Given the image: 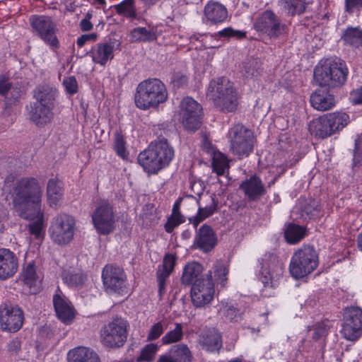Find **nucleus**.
<instances>
[{
    "label": "nucleus",
    "mask_w": 362,
    "mask_h": 362,
    "mask_svg": "<svg viewBox=\"0 0 362 362\" xmlns=\"http://www.w3.org/2000/svg\"><path fill=\"white\" fill-rule=\"evenodd\" d=\"M63 85L69 95H74L78 91V83L74 76H69L64 78Z\"/></svg>",
    "instance_id": "052dcab7"
},
{
    "label": "nucleus",
    "mask_w": 362,
    "mask_h": 362,
    "mask_svg": "<svg viewBox=\"0 0 362 362\" xmlns=\"http://www.w3.org/2000/svg\"><path fill=\"white\" fill-rule=\"evenodd\" d=\"M342 336L347 340H357L362 334V310L359 307L346 308L344 311Z\"/></svg>",
    "instance_id": "dca6fc26"
},
{
    "label": "nucleus",
    "mask_w": 362,
    "mask_h": 362,
    "mask_svg": "<svg viewBox=\"0 0 362 362\" xmlns=\"http://www.w3.org/2000/svg\"><path fill=\"white\" fill-rule=\"evenodd\" d=\"M254 28L270 39H278L288 33V26L272 11L267 10L257 17Z\"/></svg>",
    "instance_id": "f8f14e48"
},
{
    "label": "nucleus",
    "mask_w": 362,
    "mask_h": 362,
    "mask_svg": "<svg viewBox=\"0 0 362 362\" xmlns=\"http://www.w3.org/2000/svg\"><path fill=\"white\" fill-rule=\"evenodd\" d=\"M126 142L123 136L117 134L115 136V150L117 152V156L124 159L127 158L128 153L125 147Z\"/></svg>",
    "instance_id": "6e6d98bb"
},
{
    "label": "nucleus",
    "mask_w": 362,
    "mask_h": 362,
    "mask_svg": "<svg viewBox=\"0 0 362 362\" xmlns=\"http://www.w3.org/2000/svg\"><path fill=\"white\" fill-rule=\"evenodd\" d=\"M204 16L206 24L217 25L227 20L228 13L223 4L210 1L204 6Z\"/></svg>",
    "instance_id": "412c9836"
},
{
    "label": "nucleus",
    "mask_w": 362,
    "mask_h": 362,
    "mask_svg": "<svg viewBox=\"0 0 362 362\" xmlns=\"http://www.w3.org/2000/svg\"><path fill=\"white\" fill-rule=\"evenodd\" d=\"M199 344L208 351H218L222 346L221 336L216 329H209L199 337Z\"/></svg>",
    "instance_id": "7c9ffc66"
},
{
    "label": "nucleus",
    "mask_w": 362,
    "mask_h": 362,
    "mask_svg": "<svg viewBox=\"0 0 362 362\" xmlns=\"http://www.w3.org/2000/svg\"><path fill=\"white\" fill-rule=\"evenodd\" d=\"M46 196L51 207H56L64 196L62 182L57 177L49 179L47 184Z\"/></svg>",
    "instance_id": "bb28decb"
},
{
    "label": "nucleus",
    "mask_w": 362,
    "mask_h": 362,
    "mask_svg": "<svg viewBox=\"0 0 362 362\" xmlns=\"http://www.w3.org/2000/svg\"><path fill=\"white\" fill-rule=\"evenodd\" d=\"M168 99L165 85L158 78H148L139 83L134 95L136 106L141 110L156 107Z\"/></svg>",
    "instance_id": "39448f33"
},
{
    "label": "nucleus",
    "mask_w": 362,
    "mask_h": 362,
    "mask_svg": "<svg viewBox=\"0 0 362 362\" xmlns=\"http://www.w3.org/2000/svg\"><path fill=\"white\" fill-rule=\"evenodd\" d=\"M175 362H192L193 356L186 344L174 346L169 354Z\"/></svg>",
    "instance_id": "a19ab883"
},
{
    "label": "nucleus",
    "mask_w": 362,
    "mask_h": 362,
    "mask_svg": "<svg viewBox=\"0 0 362 362\" xmlns=\"http://www.w3.org/2000/svg\"><path fill=\"white\" fill-rule=\"evenodd\" d=\"M24 315L18 306L3 304L0 305V328L3 331L16 332L23 325Z\"/></svg>",
    "instance_id": "a211bd4d"
},
{
    "label": "nucleus",
    "mask_w": 362,
    "mask_h": 362,
    "mask_svg": "<svg viewBox=\"0 0 362 362\" xmlns=\"http://www.w3.org/2000/svg\"><path fill=\"white\" fill-rule=\"evenodd\" d=\"M350 99L353 104H362V86L351 92Z\"/></svg>",
    "instance_id": "0e129e2a"
},
{
    "label": "nucleus",
    "mask_w": 362,
    "mask_h": 362,
    "mask_svg": "<svg viewBox=\"0 0 362 362\" xmlns=\"http://www.w3.org/2000/svg\"><path fill=\"white\" fill-rule=\"evenodd\" d=\"M18 267V261L14 252L8 249H0V280L13 276Z\"/></svg>",
    "instance_id": "5701e85b"
},
{
    "label": "nucleus",
    "mask_w": 362,
    "mask_h": 362,
    "mask_svg": "<svg viewBox=\"0 0 362 362\" xmlns=\"http://www.w3.org/2000/svg\"><path fill=\"white\" fill-rule=\"evenodd\" d=\"M121 43L116 39H109L107 41L96 44L92 47L88 54L94 63L101 66L107 64L114 58V52L120 49Z\"/></svg>",
    "instance_id": "aec40b11"
},
{
    "label": "nucleus",
    "mask_w": 362,
    "mask_h": 362,
    "mask_svg": "<svg viewBox=\"0 0 362 362\" xmlns=\"http://www.w3.org/2000/svg\"><path fill=\"white\" fill-rule=\"evenodd\" d=\"M305 236V228L295 223H290L285 231V238L288 243L295 244Z\"/></svg>",
    "instance_id": "79ce46f5"
},
{
    "label": "nucleus",
    "mask_w": 362,
    "mask_h": 362,
    "mask_svg": "<svg viewBox=\"0 0 362 362\" xmlns=\"http://www.w3.org/2000/svg\"><path fill=\"white\" fill-rule=\"evenodd\" d=\"M8 349L9 352L13 354H16L21 350V341L18 339H13L8 344Z\"/></svg>",
    "instance_id": "338daca9"
},
{
    "label": "nucleus",
    "mask_w": 362,
    "mask_h": 362,
    "mask_svg": "<svg viewBox=\"0 0 362 362\" xmlns=\"http://www.w3.org/2000/svg\"><path fill=\"white\" fill-rule=\"evenodd\" d=\"M318 265V255L313 247L304 245L291 258L289 271L293 277L300 279L314 271Z\"/></svg>",
    "instance_id": "0eeeda50"
},
{
    "label": "nucleus",
    "mask_w": 362,
    "mask_h": 362,
    "mask_svg": "<svg viewBox=\"0 0 362 362\" xmlns=\"http://www.w3.org/2000/svg\"><path fill=\"white\" fill-rule=\"evenodd\" d=\"M97 34L91 33L88 35H83L79 37L77 40V45L79 47H82L87 41H95L97 39Z\"/></svg>",
    "instance_id": "69168bd1"
},
{
    "label": "nucleus",
    "mask_w": 362,
    "mask_h": 362,
    "mask_svg": "<svg viewBox=\"0 0 362 362\" xmlns=\"http://www.w3.org/2000/svg\"><path fill=\"white\" fill-rule=\"evenodd\" d=\"M353 160L354 166L360 165L362 162V136H358L355 140V149Z\"/></svg>",
    "instance_id": "13d9d810"
},
{
    "label": "nucleus",
    "mask_w": 362,
    "mask_h": 362,
    "mask_svg": "<svg viewBox=\"0 0 362 362\" xmlns=\"http://www.w3.org/2000/svg\"><path fill=\"white\" fill-rule=\"evenodd\" d=\"M214 273L215 281L221 284L223 286H225V283L227 281V276L228 274V268L222 261H217L214 266Z\"/></svg>",
    "instance_id": "de8ad7c7"
},
{
    "label": "nucleus",
    "mask_w": 362,
    "mask_h": 362,
    "mask_svg": "<svg viewBox=\"0 0 362 362\" xmlns=\"http://www.w3.org/2000/svg\"><path fill=\"white\" fill-rule=\"evenodd\" d=\"M92 221L97 231L102 235H107L114 230L115 214L113 206L105 199L96 204L91 215Z\"/></svg>",
    "instance_id": "2eb2a0df"
},
{
    "label": "nucleus",
    "mask_w": 362,
    "mask_h": 362,
    "mask_svg": "<svg viewBox=\"0 0 362 362\" xmlns=\"http://www.w3.org/2000/svg\"><path fill=\"white\" fill-rule=\"evenodd\" d=\"M54 307L58 317L62 322H67L74 318V312L68 301L59 294L53 297Z\"/></svg>",
    "instance_id": "2f4dec72"
},
{
    "label": "nucleus",
    "mask_w": 362,
    "mask_h": 362,
    "mask_svg": "<svg viewBox=\"0 0 362 362\" xmlns=\"http://www.w3.org/2000/svg\"><path fill=\"white\" fill-rule=\"evenodd\" d=\"M301 217L307 221L321 216V206L315 199L306 201L300 207Z\"/></svg>",
    "instance_id": "58836bf2"
},
{
    "label": "nucleus",
    "mask_w": 362,
    "mask_h": 362,
    "mask_svg": "<svg viewBox=\"0 0 362 362\" xmlns=\"http://www.w3.org/2000/svg\"><path fill=\"white\" fill-rule=\"evenodd\" d=\"M262 71V63L258 59L250 58L243 62L241 73L246 78H255L260 76Z\"/></svg>",
    "instance_id": "473e14b6"
},
{
    "label": "nucleus",
    "mask_w": 362,
    "mask_h": 362,
    "mask_svg": "<svg viewBox=\"0 0 362 362\" xmlns=\"http://www.w3.org/2000/svg\"><path fill=\"white\" fill-rule=\"evenodd\" d=\"M191 298L192 304L196 308H203L211 300H206V297L200 293V288L197 284L191 288Z\"/></svg>",
    "instance_id": "3c124183"
},
{
    "label": "nucleus",
    "mask_w": 362,
    "mask_h": 362,
    "mask_svg": "<svg viewBox=\"0 0 362 362\" xmlns=\"http://www.w3.org/2000/svg\"><path fill=\"white\" fill-rule=\"evenodd\" d=\"M176 259L175 255L166 254L163 260L162 269L157 272L159 293L160 294L165 289L166 279L174 270Z\"/></svg>",
    "instance_id": "cd10ccee"
},
{
    "label": "nucleus",
    "mask_w": 362,
    "mask_h": 362,
    "mask_svg": "<svg viewBox=\"0 0 362 362\" xmlns=\"http://www.w3.org/2000/svg\"><path fill=\"white\" fill-rule=\"evenodd\" d=\"M129 324L122 317L114 318L101 329V342L108 348H119L127 339Z\"/></svg>",
    "instance_id": "9d476101"
},
{
    "label": "nucleus",
    "mask_w": 362,
    "mask_h": 362,
    "mask_svg": "<svg viewBox=\"0 0 362 362\" xmlns=\"http://www.w3.org/2000/svg\"><path fill=\"white\" fill-rule=\"evenodd\" d=\"M212 165L214 170L218 175H223L229 168L228 160L225 155L216 153L213 157Z\"/></svg>",
    "instance_id": "49530a36"
},
{
    "label": "nucleus",
    "mask_w": 362,
    "mask_h": 362,
    "mask_svg": "<svg viewBox=\"0 0 362 362\" xmlns=\"http://www.w3.org/2000/svg\"><path fill=\"white\" fill-rule=\"evenodd\" d=\"M76 221L73 216L61 214L52 220L49 231L52 241L59 245H66L73 239Z\"/></svg>",
    "instance_id": "9b49d317"
},
{
    "label": "nucleus",
    "mask_w": 362,
    "mask_h": 362,
    "mask_svg": "<svg viewBox=\"0 0 362 362\" xmlns=\"http://www.w3.org/2000/svg\"><path fill=\"white\" fill-rule=\"evenodd\" d=\"M280 4L288 15L295 16L303 13L310 2L305 0H280Z\"/></svg>",
    "instance_id": "4c0bfd02"
},
{
    "label": "nucleus",
    "mask_w": 362,
    "mask_h": 362,
    "mask_svg": "<svg viewBox=\"0 0 362 362\" xmlns=\"http://www.w3.org/2000/svg\"><path fill=\"white\" fill-rule=\"evenodd\" d=\"M43 212L41 211V207H39V213L36 216H34L32 218H23V219L27 220H34L36 218V221L30 223L29 226L30 233L36 237L40 236L43 229Z\"/></svg>",
    "instance_id": "09e8293b"
},
{
    "label": "nucleus",
    "mask_w": 362,
    "mask_h": 362,
    "mask_svg": "<svg viewBox=\"0 0 362 362\" xmlns=\"http://www.w3.org/2000/svg\"><path fill=\"white\" fill-rule=\"evenodd\" d=\"M174 156V149L168 140L165 138H158L139 154L137 160L146 173L156 174L168 166Z\"/></svg>",
    "instance_id": "7ed1b4c3"
},
{
    "label": "nucleus",
    "mask_w": 362,
    "mask_h": 362,
    "mask_svg": "<svg viewBox=\"0 0 362 362\" xmlns=\"http://www.w3.org/2000/svg\"><path fill=\"white\" fill-rule=\"evenodd\" d=\"M102 279L105 290L109 293L123 296L129 291L127 275L118 266L106 265L102 272Z\"/></svg>",
    "instance_id": "4468645a"
},
{
    "label": "nucleus",
    "mask_w": 362,
    "mask_h": 362,
    "mask_svg": "<svg viewBox=\"0 0 362 362\" xmlns=\"http://www.w3.org/2000/svg\"><path fill=\"white\" fill-rule=\"evenodd\" d=\"M203 267L197 262H188L184 267L181 282L185 286L193 287L195 284L205 279L202 274Z\"/></svg>",
    "instance_id": "393cba45"
},
{
    "label": "nucleus",
    "mask_w": 362,
    "mask_h": 362,
    "mask_svg": "<svg viewBox=\"0 0 362 362\" xmlns=\"http://www.w3.org/2000/svg\"><path fill=\"white\" fill-rule=\"evenodd\" d=\"M189 78L181 71L174 72L170 78V83L174 89L185 88L187 86Z\"/></svg>",
    "instance_id": "603ef678"
},
{
    "label": "nucleus",
    "mask_w": 362,
    "mask_h": 362,
    "mask_svg": "<svg viewBox=\"0 0 362 362\" xmlns=\"http://www.w3.org/2000/svg\"><path fill=\"white\" fill-rule=\"evenodd\" d=\"M23 281L25 284L28 286L33 291L30 293H35L37 290V285L40 282V276L36 273L35 264L33 262L29 263L22 274Z\"/></svg>",
    "instance_id": "c9c22d12"
},
{
    "label": "nucleus",
    "mask_w": 362,
    "mask_h": 362,
    "mask_svg": "<svg viewBox=\"0 0 362 362\" xmlns=\"http://www.w3.org/2000/svg\"><path fill=\"white\" fill-rule=\"evenodd\" d=\"M129 37L132 42H152L157 39V34L153 28L148 30L144 27H138L131 30Z\"/></svg>",
    "instance_id": "f704fd0d"
},
{
    "label": "nucleus",
    "mask_w": 362,
    "mask_h": 362,
    "mask_svg": "<svg viewBox=\"0 0 362 362\" xmlns=\"http://www.w3.org/2000/svg\"><path fill=\"white\" fill-rule=\"evenodd\" d=\"M362 8V0H345V10L351 13L354 8L358 10Z\"/></svg>",
    "instance_id": "e2e57ef3"
},
{
    "label": "nucleus",
    "mask_w": 362,
    "mask_h": 362,
    "mask_svg": "<svg viewBox=\"0 0 362 362\" xmlns=\"http://www.w3.org/2000/svg\"><path fill=\"white\" fill-rule=\"evenodd\" d=\"M21 93V87L11 83L6 75H0V95L4 98V115L9 116L13 107L19 104Z\"/></svg>",
    "instance_id": "6ab92c4d"
},
{
    "label": "nucleus",
    "mask_w": 362,
    "mask_h": 362,
    "mask_svg": "<svg viewBox=\"0 0 362 362\" xmlns=\"http://www.w3.org/2000/svg\"><path fill=\"white\" fill-rule=\"evenodd\" d=\"M349 121V116L345 112L328 113L313 119L309 130L315 137L325 139L341 131Z\"/></svg>",
    "instance_id": "423d86ee"
},
{
    "label": "nucleus",
    "mask_w": 362,
    "mask_h": 362,
    "mask_svg": "<svg viewBox=\"0 0 362 362\" xmlns=\"http://www.w3.org/2000/svg\"><path fill=\"white\" fill-rule=\"evenodd\" d=\"M68 360L69 362H100L98 354L85 346H78L69 351Z\"/></svg>",
    "instance_id": "c85d7f7f"
},
{
    "label": "nucleus",
    "mask_w": 362,
    "mask_h": 362,
    "mask_svg": "<svg viewBox=\"0 0 362 362\" xmlns=\"http://www.w3.org/2000/svg\"><path fill=\"white\" fill-rule=\"evenodd\" d=\"M119 16H124L131 21L139 19L134 0H123L113 6Z\"/></svg>",
    "instance_id": "72a5a7b5"
},
{
    "label": "nucleus",
    "mask_w": 362,
    "mask_h": 362,
    "mask_svg": "<svg viewBox=\"0 0 362 362\" xmlns=\"http://www.w3.org/2000/svg\"><path fill=\"white\" fill-rule=\"evenodd\" d=\"M157 351V346L153 344L146 345L142 350L139 361H151Z\"/></svg>",
    "instance_id": "4d7b16f0"
},
{
    "label": "nucleus",
    "mask_w": 362,
    "mask_h": 362,
    "mask_svg": "<svg viewBox=\"0 0 362 362\" xmlns=\"http://www.w3.org/2000/svg\"><path fill=\"white\" fill-rule=\"evenodd\" d=\"M34 98L37 100L35 103L42 104L54 108L55 100L57 96V91L55 88L49 86H39L33 91Z\"/></svg>",
    "instance_id": "c756f323"
},
{
    "label": "nucleus",
    "mask_w": 362,
    "mask_h": 362,
    "mask_svg": "<svg viewBox=\"0 0 362 362\" xmlns=\"http://www.w3.org/2000/svg\"><path fill=\"white\" fill-rule=\"evenodd\" d=\"M200 293L206 297V300H212L214 294V284L213 282L212 274L209 271L205 276V279L199 283Z\"/></svg>",
    "instance_id": "c03bdc74"
},
{
    "label": "nucleus",
    "mask_w": 362,
    "mask_h": 362,
    "mask_svg": "<svg viewBox=\"0 0 362 362\" xmlns=\"http://www.w3.org/2000/svg\"><path fill=\"white\" fill-rule=\"evenodd\" d=\"M184 222L185 218L182 215H170L165 223V230L167 233H170L176 227Z\"/></svg>",
    "instance_id": "864d4df0"
},
{
    "label": "nucleus",
    "mask_w": 362,
    "mask_h": 362,
    "mask_svg": "<svg viewBox=\"0 0 362 362\" xmlns=\"http://www.w3.org/2000/svg\"><path fill=\"white\" fill-rule=\"evenodd\" d=\"M29 23L33 34L40 38L51 49H56L59 47L56 35L57 25L49 16L32 15L29 18Z\"/></svg>",
    "instance_id": "6e6552de"
},
{
    "label": "nucleus",
    "mask_w": 362,
    "mask_h": 362,
    "mask_svg": "<svg viewBox=\"0 0 362 362\" xmlns=\"http://www.w3.org/2000/svg\"><path fill=\"white\" fill-rule=\"evenodd\" d=\"M3 189L11 195L13 207L20 217L32 218L39 213L42 187L36 178L21 177L11 184L8 177Z\"/></svg>",
    "instance_id": "f03ea898"
},
{
    "label": "nucleus",
    "mask_w": 362,
    "mask_h": 362,
    "mask_svg": "<svg viewBox=\"0 0 362 362\" xmlns=\"http://www.w3.org/2000/svg\"><path fill=\"white\" fill-rule=\"evenodd\" d=\"M210 199L211 204L204 207L199 206L197 216L191 220L194 228H197L201 221L211 216L216 211L218 202L215 200L214 196H211Z\"/></svg>",
    "instance_id": "ea45409f"
},
{
    "label": "nucleus",
    "mask_w": 362,
    "mask_h": 362,
    "mask_svg": "<svg viewBox=\"0 0 362 362\" xmlns=\"http://www.w3.org/2000/svg\"><path fill=\"white\" fill-rule=\"evenodd\" d=\"M165 327L163 326L160 322H158L153 325L149 330L147 339L149 341H153L160 337L163 333Z\"/></svg>",
    "instance_id": "bf43d9fd"
},
{
    "label": "nucleus",
    "mask_w": 362,
    "mask_h": 362,
    "mask_svg": "<svg viewBox=\"0 0 362 362\" xmlns=\"http://www.w3.org/2000/svg\"><path fill=\"white\" fill-rule=\"evenodd\" d=\"M64 281L71 287L81 286L86 280V276L81 272L65 271L62 274Z\"/></svg>",
    "instance_id": "37998d69"
},
{
    "label": "nucleus",
    "mask_w": 362,
    "mask_h": 362,
    "mask_svg": "<svg viewBox=\"0 0 362 362\" xmlns=\"http://www.w3.org/2000/svg\"><path fill=\"white\" fill-rule=\"evenodd\" d=\"M341 40L345 45L354 47L362 46V30L359 28H347L341 35Z\"/></svg>",
    "instance_id": "e433bc0d"
},
{
    "label": "nucleus",
    "mask_w": 362,
    "mask_h": 362,
    "mask_svg": "<svg viewBox=\"0 0 362 362\" xmlns=\"http://www.w3.org/2000/svg\"><path fill=\"white\" fill-rule=\"evenodd\" d=\"M348 69L344 62L327 60L314 70V78L321 86L310 95L311 105L320 111H326L335 105L334 96L324 86L336 88L342 86L347 77Z\"/></svg>",
    "instance_id": "f257e3e1"
},
{
    "label": "nucleus",
    "mask_w": 362,
    "mask_h": 362,
    "mask_svg": "<svg viewBox=\"0 0 362 362\" xmlns=\"http://www.w3.org/2000/svg\"><path fill=\"white\" fill-rule=\"evenodd\" d=\"M202 107L191 97L182 100L179 105V119L185 129L195 132L202 124Z\"/></svg>",
    "instance_id": "ddd939ff"
},
{
    "label": "nucleus",
    "mask_w": 362,
    "mask_h": 362,
    "mask_svg": "<svg viewBox=\"0 0 362 362\" xmlns=\"http://www.w3.org/2000/svg\"><path fill=\"white\" fill-rule=\"evenodd\" d=\"M183 336L182 326L180 323H176L175 327L166 333L162 338V341L164 344H170L182 339Z\"/></svg>",
    "instance_id": "8fccbe9b"
},
{
    "label": "nucleus",
    "mask_w": 362,
    "mask_h": 362,
    "mask_svg": "<svg viewBox=\"0 0 362 362\" xmlns=\"http://www.w3.org/2000/svg\"><path fill=\"white\" fill-rule=\"evenodd\" d=\"M328 333V328L324 323H318L313 327L312 338L317 341L326 336Z\"/></svg>",
    "instance_id": "680f3d73"
},
{
    "label": "nucleus",
    "mask_w": 362,
    "mask_h": 362,
    "mask_svg": "<svg viewBox=\"0 0 362 362\" xmlns=\"http://www.w3.org/2000/svg\"><path fill=\"white\" fill-rule=\"evenodd\" d=\"M80 28L83 32L89 31L93 29V24L89 21L82 19L80 22Z\"/></svg>",
    "instance_id": "774afa93"
},
{
    "label": "nucleus",
    "mask_w": 362,
    "mask_h": 362,
    "mask_svg": "<svg viewBox=\"0 0 362 362\" xmlns=\"http://www.w3.org/2000/svg\"><path fill=\"white\" fill-rule=\"evenodd\" d=\"M206 95L221 112H233L238 107L237 90L233 83L226 77H218L210 81Z\"/></svg>",
    "instance_id": "20e7f679"
},
{
    "label": "nucleus",
    "mask_w": 362,
    "mask_h": 362,
    "mask_svg": "<svg viewBox=\"0 0 362 362\" xmlns=\"http://www.w3.org/2000/svg\"><path fill=\"white\" fill-rule=\"evenodd\" d=\"M219 313L230 322H237L240 318L239 310L228 303H222Z\"/></svg>",
    "instance_id": "a18cd8bd"
},
{
    "label": "nucleus",
    "mask_w": 362,
    "mask_h": 362,
    "mask_svg": "<svg viewBox=\"0 0 362 362\" xmlns=\"http://www.w3.org/2000/svg\"><path fill=\"white\" fill-rule=\"evenodd\" d=\"M259 279L265 288H275L283 275V266L278 257L269 255L262 259Z\"/></svg>",
    "instance_id": "f3484780"
},
{
    "label": "nucleus",
    "mask_w": 362,
    "mask_h": 362,
    "mask_svg": "<svg viewBox=\"0 0 362 362\" xmlns=\"http://www.w3.org/2000/svg\"><path fill=\"white\" fill-rule=\"evenodd\" d=\"M228 136L230 150L234 155L240 158L248 156L252 152L255 136L250 129L237 124L230 129Z\"/></svg>",
    "instance_id": "1a4fd4ad"
},
{
    "label": "nucleus",
    "mask_w": 362,
    "mask_h": 362,
    "mask_svg": "<svg viewBox=\"0 0 362 362\" xmlns=\"http://www.w3.org/2000/svg\"><path fill=\"white\" fill-rule=\"evenodd\" d=\"M216 243L217 238L213 229L204 224L197 230L193 246L204 252H208L214 248Z\"/></svg>",
    "instance_id": "4be33fe9"
},
{
    "label": "nucleus",
    "mask_w": 362,
    "mask_h": 362,
    "mask_svg": "<svg viewBox=\"0 0 362 362\" xmlns=\"http://www.w3.org/2000/svg\"><path fill=\"white\" fill-rule=\"evenodd\" d=\"M219 37L225 38L243 39L246 37V32L235 30L230 27L223 29L218 33Z\"/></svg>",
    "instance_id": "5fc2aeb1"
},
{
    "label": "nucleus",
    "mask_w": 362,
    "mask_h": 362,
    "mask_svg": "<svg viewBox=\"0 0 362 362\" xmlns=\"http://www.w3.org/2000/svg\"><path fill=\"white\" fill-rule=\"evenodd\" d=\"M240 188L250 201L260 199L267 192L261 179L256 175H253L243 182Z\"/></svg>",
    "instance_id": "b1692460"
},
{
    "label": "nucleus",
    "mask_w": 362,
    "mask_h": 362,
    "mask_svg": "<svg viewBox=\"0 0 362 362\" xmlns=\"http://www.w3.org/2000/svg\"><path fill=\"white\" fill-rule=\"evenodd\" d=\"M53 109L45 105L39 104V103H33L30 105L29 117L37 126L45 125L53 117Z\"/></svg>",
    "instance_id": "a878e982"
}]
</instances>
